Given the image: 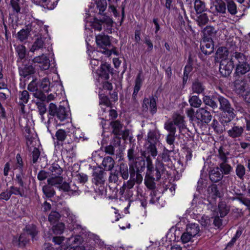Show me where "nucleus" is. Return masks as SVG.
Returning a JSON list of instances; mask_svg holds the SVG:
<instances>
[{
    "label": "nucleus",
    "instance_id": "nucleus-1",
    "mask_svg": "<svg viewBox=\"0 0 250 250\" xmlns=\"http://www.w3.org/2000/svg\"><path fill=\"white\" fill-rule=\"evenodd\" d=\"M48 120L47 124H49L50 120L54 117L56 118L60 121H63L69 117V113L64 106L60 105L58 107L57 105L51 103L49 104L48 107Z\"/></svg>",
    "mask_w": 250,
    "mask_h": 250
},
{
    "label": "nucleus",
    "instance_id": "nucleus-2",
    "mask_svg": "<svg viewBox=\"0 0 250 250\" xmlns=\"http://www.w3.org/2000/svg\"><path fill=\"white\" fill-rule=\"evenodd\" d=\"M113 21L108 16L102 15L99 19L95 18L94 21L91 23L92 27L96 30L100 31L102 28L108 33H112Z\"/></svg>",
    "mask_w": 250,
    "mask_h": 250
},
{
    "label": "nucleus",
    "instance_id": "nucleus-3",
    "mask_svg": "<svg viewBox=\"0 0 250 250\" xmlns=\"http://www.w3.org/2000/svg\"><path fill=\"white\" fill-rule=\"evenodd\" d=\"M146 174L150 177H154L156 181H159L163 174L169 175L170 173L169 170L164 167L163 164L161 162L160 160L157 159L155 168L152 167V168L147 169Z\"/></svg>",
    "mask_w": 250,
    "mask_h": 250
},
{
    "label": "nucleus",
    "instance_id": "nucleus-4",
    "mask_svg": "<svg viewBox=\"0 0 250 250\" xmlns=\"http://www.w3.org/2000/svg\"><path fill=\"white\" fill-rule=\"evenodd\" d=\"M226 126L228 137L233 140H236L242 137L244 133L245 126L234 122L228 124V125H226Z\"/></svg>",
    "mask_w": 250,
    "mask_h": 250
},
{
    "label": "nucleus",
    "instance_id": "nucleus-5",
    "mask_svg": "<svg viewBox=\"0 0 250 250\" xmlns=\"http://www.w3.org/2000/svg\"><path fill=\"white\" fill-rule=\"evenodd\" d=\"M106 173L105 170L101 167H95L93 169L92 182L97 186H100L101 190L104 188V184L105 182Z\"/></svg>",
    "mask_w": 250,
    "mask_h": 250
},
{
    "label": "nucleus",
    "instance_id": "nucleus-6",
    "mask_svg": "<svg viewBox=\"0 0 250 250\" xmlns=\"http://www.w3.org/2000/svg\"><path fill=\"white\" fill-rule=\"evenodd\" d=\"M26 27L30 36L33 35L34 37H37L41 34L47 35V26H43L41 22H32L26 25Z\"/></svg>",
    "mask_w": 250,
    "mask_h": 250
},
{
    "label": "nucleus",
    "instance_id": "nucleus-7",
    "mask_svg": "<svg viewBox=\"0 0 250 250\" xmlns=\"http://www.w3.org/2000/svg\"><path fill=\"white\" fill-rule=\"evenodd\" d=\"M194 119L198 124H208L211 120L212 115L207 108H199L195 113Z\"/></svg>",
    "mask_w": 250,
    "mask_h": 250
},
{
    "label": "nucleus",
    "instance_id": "nucleus-8",
    "mask_svg": "<svg viewBox=\"0 0 250 250\" xmlns=\"http://www.w3.org/2000/svg\"><path fill=\"white\" fill-rule=\"evenodd\" d=\"M48 36V34L46 35V34H44L43 35L41 34L37 36V37H35L33 44L30 49V51L34 53L39 50L45 48L46 42L48 41L47 38Z\"/></svg>",
    "mask_w": 250,
    "mask_h": 250
},
{
    "label": "nucleus",
    "instance_id": "nucleus-9",
    "mask_svg": "<svg viewBox=\"0 0 250 250\" xmlns=\"http://www.w3.org/2000/svg\"><path fill=\"white\" fill-rule=\"evenodd\" d=\"M173 151V146H171L169 150L164 148L163 152L159 155L157 159H159L161 162L163 164L164 167H166L169 171L173 167V164L170 158L169 153Z\"/></svg>",
    "mask_w": 250,
    "mask_h": 250
},
{
    "label": "nucleus",
    "instance_id": "nucleus-10",
    "mask_svg": "<svg viewBox=\"0 0 250 250\" xmlns=\"http://www.w3.org/2000/svg\"><path fill=\"white\" fill-rule=\"evenodd\" d=\"M130 173L135 174H141L146 168V162L141 157L129 164Z\"/></svg>",
    "mask_w": 250,
    "mask_h": 250
},
{
    "label": "nucleus",
    "instance_id": "nucleus-11",
    "mask_svg": "<svg viewBox=\"0 0 250 250\" xmlns=\"http://www.w3.org/2000/svg\"><path fill=\"white\" fill-rule=\"evenodd\" d=\"M234 65L231 61L228 59L221 60L220 62L219 71L221 75L226 77L231 73Z\"/></svg>",
    "mask_w": 250,
    "mask_h": 250
},
{
    "label": "nucleus",
    "instance_id": "nucleus-12",
    "mask_svg": "<svg viewBox=\"0 0 250 250\" xmlns=\"http://www.w3.org/2000/svg\"><path fill=\"white\" fill-rule=\"evenodd\" d=\"M96 42L97 45L100 50L98 51L101 53V50H105L108 47L111 45L110 37L104 34H99L96 36Z\"/></svg>",
    "mask_w": 250,
    "mask_h": 250
},
{
    "label": "nucleus",
    "instance_id": "nucleus-13",
    "mask_svg": "<svg viewBox=\"0 0 250 250\" xmlns=\"http://www.w3.org/2000/svg\"><path fill=\"white\" fill-rule=\"evenodd\" d=\"M32 61L34 63H39V67L42 70H48L50 66L49 58L44 54L34 57Z\"/></svg>",
    "mask_w": 250,
    "mask_h": 250
},
{
    "label": "nucleus",
    "instance_id": "nucleus-14",
    "mask_svg": "<svg viewBox=\"0 0 250 250\" xmlns=\"http://www.w3.org/2000/svg\"><path fill=\"white\" fill-rule=\"evenodd\" d=\"M200 48L202 52L205 55H209L212 53L214 50V44L212 40L209 38L204 39L201 42Z\"/></svg>",
    "mask_w": 250,
    "mask_h": 250
},
{
    "label": "nucleus",
    "instance_id": "nucleus-15",
    "mask_svg": "<svg viewBox=\"0 0 250 250\" xmlns=\"http://www.w3.org/2000/svg\"><path fill=\"white\" fill-rule=\"evenodd\" d=\"M143 179L141 174H135L130 173V179L126 183H124L123 188L125 187L128 189H131L134 187L135 183L138 184H141L143 181Z\"/></svg>",
    "mask_w": 250,
    "mask_h": 250
},
{
    "label": "nucleus",
    "instance_id": "nucleus-16",
    "mask_svg": "<svg viewBox=\"0 0 250 250\" xmlns=\"http://www.w3.org/2000/svg\"><path fill=\"white\" fill-rule=\"evenodd\" d=\"M234 109L231 108L224 111L222 113L219 118V122H222L224 124H229L232 122V120L235 117V114L234 112Z\"/></svg>",
    "mask_w": 250,
    "mask_h": 250
},
{
    "label": "nucleus",
    "instance_id": "nucleus-17",
    "mask_svg": "<svg viewBox=\"0 0 250 250\" xmlns=\"http://www.w3.org/2000/svg\"><path fill=\"white\" fill-rule=\"evenodd\" d=\"M19 75L26 78L30 75L34 74L35 73V67L31 64H24L18 68Z\"/></svg>",
    "mask_w": 250,
    "mask_h": 250
},
{
    "label": "nucleus",
    "instance_id": "nucleus-18",
    "mask_svg": "<svg viewBox=\"0 0 250 250\" xmlns=\"http://www.w3.org/2000/svg\"><path fill=\"white\" fill-rule=\"evenodd\" d=\"M112 70L110 64L101 62L98 75L102 78L108 80L109 78V74L112 73Z\"/></svg>",
    "mask_w": 250,
    "mask_h": 250
},
{
    "label": "nucleus",
    "instance_id": "nucleus-19",
    "mask_svg": "<svg viewBox=\"0 0 250 250\" xmlns=\"http://www.w3.org/2000/svg\"><path fill=\"white\" fill-rule=\"evenodd\" d=\"M230 60L235 65L247 62V57L242 53L235 52L231 53Z\"/></svg>",
    "mask_w": 250,
    "mask_h": 250
},
{
    "label": "nucleus",
    "instance_id": "nucleus-20",
    "mask_svg": "<svg viewBox=\"0 0 250 250\" xmlns=\"http://www.w3.org/2000/svg\"><path fill=\"white\" fill-rule=\"evenodd\" d=\"M223 173L220 170L219 167H215L209 172L210 180L214 183H216L221 180L223 178Z\"/></svg>",
    "mask_w": 250,
    "mask_h": 250
},
{
    "label": "nucleus",
    "instance_id": "nucleus-21",
    "mask_svg": "<svg viewBox=\"0 0 250 250\" xmlns=\"http://www.w3.org/2000/svg\"><path fill=\"white\" fill-rule=\"evenodd\" d=\"M191 90L193 93L198 94H203L204 93L205 86L202 82L198 79H196L192 82Z\"/></svg>",
    "mask_w": 250,
    "mask_h": 250
},
{
    "label": "nucleus",
    "instance_id": "nucleus-22",
    "mask_svg": "<svg viewBox=\"0 0 250 250\" xmlns=\"http://www.w3.org/2000/svg\"><path fill=\"white\" fill-rule=\"evenodd\" d=\"M140 151L137 147L132 146L127 150V158L129 162H132L141 158Z\"/></svg>",
    "mask_w": 250,
    "mask_h": 250
},
{
    "label": "nucleus",
    "instance_id": "nucleus-23",
    "mask_svg": "<svg viewBox=\"0 0 250 250\" xmlns=\"http://www.w3.org/2000/svg\"><path fill=\"white\" fill-rule=\"evenodd\" d=\"M203 100L206 105L211 107L213 109L218 108V96L212 97L205 96L203 98Z\"/></svg>",
    "mask_w": 250,
    "mask_h": 250
},
{
    "label": "nucleus",
    "instance_id": "nucleus-24",
    "mask_svg": "<svg viewBox=\"0 0 250 250\" xmlns=\"http://www.w3.org/2000/svg\"><path fill=\"white\" fill-rule=\"evenodd\" d=\"M226 125L227 126L228 124H224L222 122L219 123L216 119H213L211 124V126L218 134H221L227 130Z\"/></svg>",
    "mask_w": 250,
    "mask_h": 250
},
{
    "label": "nucleus",
    "instance_id": "nucleus-25",
    "mask_svg": "<svg viewBox=\"0 0 250 250\" xmlns=\"http://www.w3.org/2000/svg\"><path fill=\"white\" fill-rule=\"evenodd\" d=\"M18 173L16 174L14 180L20 187L23 188L27 180V175L25 174V170L21 169L18 170Z\"/></svg>",
    "mask_w": 250,
    "mask_h": 250
},
{
    "label": "nucleus",
    "instance_id": "nucleus-26",
    "mask_svg": "<svg viewBox=\"0 0 250 250\" xmlns=\"http://www.w3.org/2000/svg\"><path fill=\"white\" fill-rule=\"evenodd\" d=\"M120 175L124 180H127L129 175L130 176V169L127 164L121 163L119 166V169L117 170Z\"/></svg>",
    "mask_w": 250,
    "mask_h": 250
},
{
    "label": "nucleus",
    "instance_id": "nucleus-27",
    "mask_svg": "<svg viewBox=\"0 0 250 250\" xmlns=\"http://www.w3.org/2000/svg\"><path fill=\"white\" fill-rule=\"evenodd\" d=\"M171 122H173V124L178 126L179 129L185 127L184 117L179 114L174 113L172 116V121Z\"/></svg>",
    "mask_w": 250,
    "mask_h": 250
},
{
    "label": "nucleus",
    "instance_id": "nucleus-28",
    "mask_svg": "<svg viewBox=\"0 0 250 250\" xmlns=\"http://www.w3.org/2000/svg\"><path fill=\"white\" fill-rule=\"evenodd\" d=\"M33 2L36 5H41L45 8L52 9L56 5L55 2L57 0L52 1V0H33Z\"/></svg>",
    "mask_w": 250,
    "mask_h": 250
},
{
    "label": "nucleus",
    "instance_id": "nucleus-29",
    "mask_svg": "<svg viewBox=\"0 0 250 250\" xmlns=\"http://www.w3.org/2000/svg\"><path fill=\"white\" fill-rule=\"evenodd\" d=\"M218 100L220 104L219 109L221 111L233 108L229 100L224 97L218 95Z\"/></svg>",
    "mask_w": 250,
    "mask_h": 250
},
{
    "label": "nucleus",
    "instance_id": "nucleus-30",
    "mask_svg": "<svg viewBox=\"0 0 250 250\" xmlns=\"http://www.w3.org/2000/svg\"><path fill=\"white\" fill-rule=\"evenodd\" d=\"M121 145L120 138L115 137L114 138L113 144L109 145L104 148V151L106 153L110 155H113L115 151V147L120 146Z\"/></svg>",
    "mask_w": 250,
    "mask_h": 250
},
{
    "label": "nucleus",
    "instance_id": "nucleus-31",
    "mask_svg": "<svg viewBox=\"0 0 250 250\" xmlns=\"http://www.w3.org/2000/svg\"><path fill=\"white\" fill-rule=\"evenodd\" d=\"M218 152L217 156L219 159V163L228 162L229 158L228 156L229 154V152L223 146L219 147Z\"/></svg>",
    "mask_w": 250,
    "mask_h": 250
},
{
    "label": "nucleus",
    "instance_id": "nucleus-32",
    "mask_svg": "<svg viewBox=\"0 0 250 250\" xmlns=\"http://www.w3.org/2000/svg\"><path fill=\"white\" fill-rule=\"evenodd\" d=\"M235 73L237 75H244L250 70V66L248 62L236 65Z\"/></svg>",
    "mask_w": 250,
    "mask_h": 250
},
{
    "label": "nucleus",
    "instance_id": "nucleus-33",
    "mask_svg": "<svg viewBox=\"0 0 250 250\" xmlns=\"http://www.w3.org/2000/svg\"><path fill=\"white\" fill-rule=\"evenodd\" d=\"M67 222L69 224H72L73 229H81V231L80 233L84 234L85 232V228H83L81 225L77 224L76 217L73 214H69L67 217Z\"/></svg>",
    "mask_w": 250,
    "mask_h": 250
},
{
    "label": "nucleus",
    "instance_id": "nucleus-34",
    "mask_svg": "<svg viewBox=\"0 0 250 250\" xmlns=\"http://www.w3.org/2000/svg\"><path fill=\"white\" fill-rule=\"evenodd\" d=\"M246 84V81L242 79H238L234 82L235 90L239 93L244 92Z\"/></svg>",
    "mask_w": 250,
    "mask_h": 250
},
{
    "label": "nucleus",
    "instance_id": "nucleus-35",
    "mask_svg": "<svg viewBox=\"0 0 250 250\" xmlns=\"http://www.w3.org/2000/svg\"><path fill=\"white\" fill-rule=\"evenodd\" d=\"M102 165L106 170H111L114 167V160L110 156L105 157L102 162Z\"/></svg>",
    "mask_w": 250,
    "mask_h": 250
},
{
    "label": "nucleus",
    "instance_id": "nucleus-36",
    "mask_svg": "<svg viewBox=\"0 0 250 250\" xmlns=\"http://www.w3.org/2000/svg\"><path fill=\"white\" fill-rule=\"evenodd\" d=\"M186 231L193 237L198 235L200 231L199 226L197 224L191 223L187 225Z\"/></svg>",
    "mask_w": 250,
    "mask_h": 250
},
{
    "label": "nucleus",
    "instance_id": "nucleus-37",
    "mask_svg": "<svg viewBox=\"0 0 250 250\" xmlns=\"http://www.w3.org/2000/svg\"><path fill=\"white\" fill-rule=\"evenodd\" d=\"M50 176H58L61 175L62 169L57 163H53L49 168Z\"/></svg>",
    "mask_w": 250,
    "mask_h": 250
},
{
    "label": "nucleus",
    "instance_id": "nucleus-38",
    "mask_svg": "<svg viewBox=\"0 0 250 250\" xmlns=\"http://www.w3.org/2000/svg\"><path fill=\"white\" fill-rule=\"evenodd\" d=\"M110 125L113 128L112 132L116 135V136L121 133V131L123 127V124L119 121L116 120L112 121L110 123Z\"/></svg>",
    "mask_w": 250,
    "mask_h": 250
},
{
    "label": "nucleus",
    "instance_id": "nucleus-39",
    "mask_svg": "<svg viewBox=\"0 0 250 250\" xmlns=\"http://www.w3.org/2000/svg\"><path fill=\"white\" fill-rule=\"evenodd\" d=\"M218 167L223 175L229 174L233 169L232 167L228 164V162L219 163Z\"/></svg>",
    "mask_w": 250,
    "mask_h": 250
},
{
    "label": "nucleus",
    "instance_id": "nucleus-40",
    "mask_svg": "<svg viewBox=\"0 0 250 250\" xmlns=\"http://www.w3.org/2000/svg\"><path fill=\"white\" fill-rule=\"evenodd\" d=\"M15 50L18 56L17 62L24 59L26 55V47L23 45H18L16 46Z\"/></svg>",
    "mask_w": 250,
    "mask_h": 250
},
{
    "label": "nucleus",
    "instance_id": "nucleus-41",
    "mask_svg": "<svg viewBox=\"0 0 250 250\" xmlns=\"http://www.w3.org/2000/svg\"><path fill=\"white\" fill-rule=\"evenodd\" d=\"M246 169L244 165L241 164H238L235 167V173L237 177L241 180L244 179V176L246 174Z\"/></svg>",
    "mask_w": 250,
    "mask_h": 250
},
{
    "label": "nucleus",
    "instance_id": "nucleus-42",
    "mask_svg": "<svg viewBox=\"0 0 250 250\" xmlns=\"http://www.w3.org/2000/svg\"><path fill=\"white\" fill-rule=\"evenodd\" d=\"M194 8L197 14H201L207 10L205 3L201 0H195Z\"/></svg>",
    "mask_w": 250,
    "mask_h": 250
},
{
    "label": "nucleus",
    "instance_id": "nucleus-43",
    "mask_svg": "<svg viewBox=\"0 0 250 250\" xmlns=\"http://www.w3.org/2000/svg\"><path fill=\"white\" fill-rule=\"evenodd\" d=\"M50 82L47 78H44L39 83V90L45 92L50 90Z\"/></svg>",
    "mask_w": 250,
    "mask_h": 250
},
{
    "label": "nucleus",
    "instance_id": "nucleus-44",
    "mask_svg": "<svg viewBox=\"0 0 250 250\" xmlns=\"http://www.w3.org/2000/svg\"><path fill=\"white\" fill-rule=\"evenodd\" d=\"M159 135L154 131H150L147 135L148 144L156 145L159 141Z\"/></svg>",
    "mask_w": 250,
    "mask_h": 250
},
{
    "label": "nucleus",
    "instance_id": "nucleus-45",
    "mask_svg": "<svg viewBox=\"0 0 250 250\" xmlns=\"http://www.w3.org/2000/svg\"><path fill=\"white\" fill-rule=\"evenodd\" d=\"M19 99L20 100L19 104L20 105L24 106V104H27L29 101L30 95L27 90L20 91L19 93Z\"/></svg>",
    "mask_w": 250,
    "mask_h": 250
},
{
    "label": "nucleus",
    "instance_id": "nucleus-46",
    "mask_svg": "<svg viewBox=\"0 0 250 250\" xmlns=\"http://www.w3.org/2000/svg\"><path fill=\"white\" fill-rule=\"evenodd\" d=\"M155 179L146 174L145 177V184L147 188L150 190L154 189L156 188Z\"/></svg>",
    "mask_w": 250,
    "mask_h": 250
},
{
    "label": "nucleus",
    "instance_id": "nucleus-47",
    "mask_svg": "<svg viewBox=\"0 0 250 250\" xmlns=\"http://www.w3.org/2000/svg\"><path fill=\"white\" fill-rule=\"evenodd\" d=\"M208 191L210 196L214 199L218 197L220 198L221 196V193L218 189L217 186L216 185H212L209 186Z\"/></svg>",
    "mask_w": 250,
    "mask_h": 250
},
{
    "label": "nucleus",
    "instance_id": "nucleus-48",
    "mask_svg": "<svg viewBox=\"0 0 250 250\" xmlns=\"http://www.w3.org/2000/svg\"><path fill=\"white\" fill-rule=\"evenodd\" d=\"M188 102L190 106L194 108L199 107L202 103L201 100L200 99L198 96L196 95L190 96L188 100Z\"/></svg>",
    "mask_w": 250,
    "mask_h": 250
},
{
    "label": "nucleus",
    "instance_id": "nucleus-49",
    "mask_svg": "<svg viewBox=\"0 0 250 250\" xmlns=\"http://www.w3.org/2000/svg\"><path fill=\"white\" fill-rule=\"evenodd\" d=\"M216 55L217 58L224 60L227 59V57L229 55V51L226 47H220L218 48Z\"/></svg>",
    "mask_w": 250,
    "mask_h": 250
},
{
    "label": "nucleus",
    "instance_id": "nucleus-50",
    "mask_svg": "<svg viewBox=\"0 0 250 250\" xmlns=\"http://www.w3.org/2000/svg\"><path fill=\"white\" fill-rule=\"evenodd\" d=\"M219 214L221 217H224L228 214L229 208L225 202H220L218 205Z\"/></svg>",
    "mask_w": 250,
    "mask_h": 250
},
{
    "label": "nucleus",
    "instance_id": "nucleus-51",
    "mask_svg": "<svg viewBox=\"0 0 250 250\" xmlns=\"http://www.w3.org/2000/svg\"><path fill=\"white\" fill-rule=\"evenodd\" d=\"M63 178L60 176H51L47 179L48 185L51 186H57L62 184Z\"/></svg>",
    "mask_w": 250,
    "mask_h": 250
},
{
    "label": "nucleus",
    "instance_id": "nucleus-52",
    "mask_svg": "<svg viewBox=\"0 0 250 250\" xmlns=\"http://www.w3.org/2000/svg\"><path fill=\"white\" fill-rule=\"evenodd\" d=\"M208 21L209 19L208 16L206 13H201L200 15L197 17L196 20L198 25L200 27H203L207 23H208Z\"/></svg>",
    "mask_w": 250,
    "mask_h": 250
},
{
    "label": "nucleus",
    "instance_id": "nucleus-53",
    "mask_svg": "<svg viewBox=\"0 0 250 250\" xmlns=\"http://www.w3.org/2000/svg\"><path fill=\"white\" fill-rule=\"evenodd\" d=\"M142 72H140L135 79V85L134 87L133 94H138L139 91L140 90L142 84V80L141 79Z\"/></svg>",
    "mask_w": 250,
    "mask_h": 250
},
{
    "label": "nucleus",
    "instance_id": "nucleus-54",
    "mask_svg": "<svg viewBox=\"0 0 250 250\" xmlns=\"http://www.w3.org/2000/svg\"><path fill=\"white\" fill-rule=\"evenodd\" d=\"M142 72H140L135 79V85L134 87L133 94H138L139 91L140 90L142 84V80L141 79Z\"/></svg>",
    "mask_w": 250,
    "mask_h": 250
},
{
    "label": "nucleus",
    "instance_id": "nucleus-55",
    "mask_svg": "<svg viewBox=\"0 0 250 250\" xmlns=\"http://www.w3.org/2000/svg\"><path fill=\"white\" fill-rule=\"evenodd\" d=\"M149 111L151 115H154L157 111L156 99L153 97H150Z\"/></svg>",
    "mask_w": 250,
    "mask_h": 250
},
{
    "label": "nucleus",
    "instance_id": "nucleus-56",
    "mask_svg": "<svg viewBox=\"0 0 250 250\" xmlns=\"http://www.w3.org/2000/svg\"><path fill=\"white\" fill-rule=\"evenodd\" d=\"M215 7L217 12L223 14L226 12V4L222 0H216Z\"/></svg>",
    "mask_w": 250,
    "mask_h": 250
},
{
    "label": "nucleus",
    "instance_id": "nucleus-57",
    "mask_svg": "<svg viewBox=\"0 0 250 250\" xmlns=\"http://www.w3.org/2000/svg\"><path fill=\"white\" fill-rule=\"evenodd\" d=\"M42 191L44 194L48 198L53 197L55 193L54 188L50 185H45L42 187Z\"/></svg>",
    "mask_w": 250,
    "mask_h": 250
},
{
    "label": "nucleus",
    "instance_id": "nucleus-58",
    "mask_svg": "<svg viewBox=\"0 0 250 250\" xmlns=\"http://www.w3.org/2000/svg\"><path fill=\"white\" fill-rule=\"evenodd\" d=\"M26 232L25 233L27 234L28 236L30 235L33 239L38 233L37 228L35 225H28L25 228Z\"/></svg>",
    "mask_w": 250,
    "mask_h": 250
},
{
    "label": "nucleus",
    "instance_id": "nucleus-59",
    "mask_svg": "<svg viewBox=\"0 0 250 250\" xmlns=\"http://www.w3.org/2000/svg\"><path fill=\"white\" fill-rule=\"evenodd\" d=\"M73 186L74 185H70L68 183L64 182L61 184L60 188L66 192H76L78 190V188L75 187L74 188H73Z\"/></svg>",
    "mask_w": 250,
    "mask_h": 250
},
{
    "label": "nucleus",
    "instance_id": "nucleus-60",
    "mask_svg": "<svg viewBox=\"0 0 250 250\" xmlns=\"http://www.w3.org/2000/svg\"><path fill=\"white\" fill-rule=\"evenodd\" d=\"M29 36H30V35L26 26L25 29L21 30L17 33L18 39L21 42L27 40Z\"/></svg>",
    "mask_w": 250,
    "mask_h": 250
},
{
    "label": "nucleus",
    "instance_id": "nucleus-61",
    "mask_svg": "<svg viewBox=\"0 0 250 250\" xmlns=\"http://www.w3.org/2000/svg\"><path fill=\"white\" fill-rule=\"evenodd\" d=\"M97 7L99 9L98 14L102 15L105 11L107 7V2L106 0H98L96 2Z\"/></svg>",
    "mask_w": 250,
    "mask_h": 250
},
{
    "label": "nucleus",
    "instance_id": "nucleus-62",
    "mask_svg": "<svg viewBox=\"0 0 250 250\" xmlns=\"http://www.w3.org/2000/svg\"><path fill=\"white\" fill-rule=\"evenodd\" d=\"M164 128L169 132L168 134H175L176 128L175 125L173 124V122H172L171 121L166 122Z\"/></svg>",
    "mask_w": 250,
    "mask_h": 250
},
{
    "label": "nucleus",
    "instance_id": "nucleus-63",
    "mask_svg": "<svg viewBox=\"0 0 250 250\" xmlns=\"http://www.w3.org/2000/svg\"><path fill=\"white\" fill-rule=\"evenodd\" d=\"M29 237L24 232L21 233L19 238V245L20 247H24L29 241Z\"/></svg>",
    "mask_w": 250,
    "mask_h": 250
},
{
    "label": "nucleus",
    "instance_id": "nucleus-64",
    "mask_svg": "<svg viewBox=\"0 0 250 250\" xmlns=\"http://www.w3.org/2000/svg\"><path fill=\"white\" fill-rule=\"evenodd\" d=\"M61 217L60 214L56 211H52L48 215V221L51 223H55L59 221Z\"/></svg>",
    "mask_w": 250,
    "mask_h": 250
}]
</instances>
